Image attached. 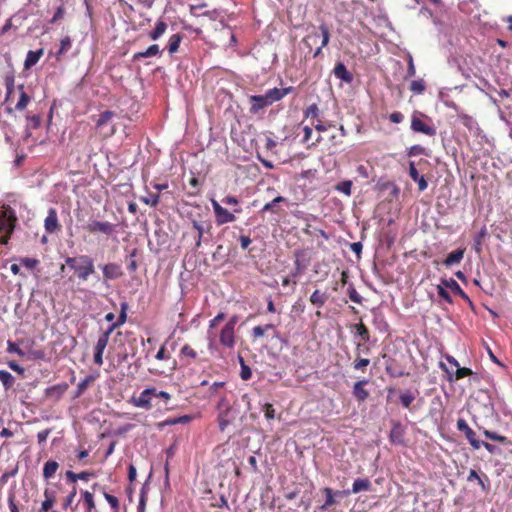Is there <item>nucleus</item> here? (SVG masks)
I'll return each mask as SVG.
<instances>
[{
    "label": "nucleus",
    "instance_id": "nucleus-1",
    "mask_svg": "<svg viewBox=\"0 0 512 512\" xmlns=\"http://www.w3.org/2000/svg\"><path fill=\"white\" fill-rule=\"evenodd\" d=\"M294 87L289 86L286 88H272L267 90L262 95L249 96L250 113L259 114L263 112L270 105L282 100L286 95L293 92Z\"/></svg>",
    "mask_w": 512,
    "mask_h": 512
},
{
    "label": "nucleus",
    "instance_id": "nucleus-2",
    "mask_svg": "<svg viewBox=\"0 0 512 512\" xmlns=\"http://www.w3.org/2000/svg\"><path fill=\"white\" fill-rule=\"evenodd\" d=\"M319 31L320 32L313 30L303 38V43L310 50L312 49L313 46L318 44V41L321 38V45L319 47H317L316 50L314 51V54H313L314 58L318 57L321 54L322 48L325 47L329 43V40H330L329 28L326 25H324V24L320 25Z\"/></svg>",
    "mask_w": 512,
    "mask_h": 512
},
{
    "label": "nucleus",
    "instance_id": "nucleus-3",
    "mask_svg": "<svg viewBox=\"0 0 512 512\" xmlns=\"http://www.w3.org/2000/svg\"><path fill=\"white\" fill-rule=\"evenodd\" d=\"M411 129L415 133L434 137L436 135V127L432 124V120L421 112H414L411 117Z\"/></svg>",
    "mask_w": 512,
    "mask_h": 512
},
{
    "label": "nucleus",
    "instance_id": "nucleus-4",
    "mask_svg": "<svg viewBox=\"0 0 512 512\" xmlns=\"http://www.w3.org/2000/svg\"><path fill=\"white\" fill-rule=\"evenodd\" d=\"M16 222L17 216L12 208L8 207L0 211V230L2 232L12 235Z\"/></svg>",
    "mask_w": 512,
    "mask_h": 512
},
{
    "label": "nucleus",
    "instance_id": "nucleus-5",
    "mask_svg": "<svg viewBox=\"0 0 512 512\" xmlns=\"http://www.w3.org/2000/svg\"><path fill=\"white\" fill-rule=\"evenodd\" d=\"M79 264L75 270L78 278L86 281L90 275L95 272L93 259L87 255L78 257Z\"/></svg>",
    "mask_w": 512,
    "mask_h": 512
},
{
    "label": "nucleus",
    "instance_id": "nucleus-6",
    "mask_svg": "<svg viewBox=\"0 0 512 512\" xmlns=\"http://www.w3.org/2000/svg\"><path fill=\"white\" fill-rule=\"evenodd\" d=\"M370 348L368 346H365L364 344L358 343L355 348V360L353 362V369L356 371H360L362 373H365L367 371V367L370 364V359L363 358L360 356L361 352L369 353Z\"/></svg>",
    "mask_w": 512,
    "mask_h": 512
},
{
    "label": "nucleus",
    "instance_id": "nucleus-7",
    "mask_svg": "<svg viewBox=\"0 0 512 512\" xmlns=\"http://www.w3.org/2000/svg\"><path fill=\"white\" fill-rule=\"evenodd\" d=\"M156 393V388H146L138 397L132 398V403L139 408L149 410L152 408L153 394Z\"/></svg>",
    "mask_w": 512,
    "mask_h": 512
},
{
    "label": "nucleus",
    "instance_id": "nucleus-8",
    "mask_svg": "<svg viewBox=\"0 0 512 512\" xmlns=\"http://www.w3.org/2000/svg\"><path fill=\"white\" fill-rule=\"evenodd\" d=\"M115 225L108 221L92 220L87 226L86 230L90 233L101 232L107 236L112 235L115 232Z\"/></svg>",
    "mask_w": 512,
    "mask_h": 512
},
{
    "label": "nucleus",
    "instance_id": "nucleus-9",
    "mask_svg": "<svg viewBox=\"0 0 512 512\" xmlns=\"http://www.w3.org/2000/svg\"><path fill=\"white\" fill-rule=\"evenodd\" d=\"M477 481L480 489L483 493H489L491 490V481L489 477L484 473H478L476 470L471 469L467 476V482Z\"/></svg>",
    "mask_w": 512,
    "mask_h": 512
},
{
    "label": "nucleus",
    "instance_id": "nucleus-10",
    "mask_svg": "<svg viewBox=\"0 0 512 512\" xmlns=\"http://www.w3.org/2000/svg\"><path fill=\"white\" fill-rule=\"evenodd\" d=\"M457 429L465 434L466 439L474 449L481 447V441L477 439L476 433L469 427L464 419L459 418L457 420Z\"/></svg>",
    "mask_w": 512,
    "mask_h": 512
},
{
    "label": "nucleus",
    "instance_id": "nucleus-11",
    "mask_svg": "<svg viewBox=\"0 0 512 512\" xmlns=\"http://www.w3.org/2000/svg\"><path fill=\"white\" fill-rule=\"evenodd\" d=\"M282 203L288 204L287 199L283 196H277L274 199H272L270 202L266 203L263 206L261 212H263V213L269 212L272 214L279 215L283 211V208L281 206Z\"/></svg>",
    "mask_w": 512,
    "mask_h": 512
},
{
    "label": "nucleus",
    "instance_id": "nucleus-12",
    "mask_svg": "<svg viewBox=\"0 0 512 512\" xmlns=\"http://www.w3.org/2000/svg\"><path fill=\"white\" fill-rule=\"evenodd\" d=\"M368 383L369 381L367 379H362L354 384L352 394L358 402H364L368 399L370 394L369 391L365 389Z\"/></svg>",
    "mask_w": 512,
    "mask_h": 512
},
{
    "label": "nucleus",
    "instance_id": "nucleus-13",
    "mask_svg": "<svg viewBox=\"0 0 512 512\" xmlns=\"http://www.w3.org/2000/svg\"><path fill=\"white\" fill-rule=\"evenodd\" d=\"M68 389L67 383H60L45 389V396L53 401H58Z\"/></svg>",
    "mask_w": 512,
    "mask_h": 512
},
{
    "label": "nucleus",
    "instance_id": "nucleus-14",
    "mask_svg": "<svg viewBox=\"0 0 512 512\" xmlns=\"http://www.w3.org/2000/svg\"><path fill=\"white\" fill-rule=\"evenodd\" d=\"M441 283L446 287V288H449L451 289V291L455 294V295H458L459 297H461L463 300H465L466 302H468L469 304H471V300L469 298V296L464 292V290L460 287V285L457 283L456 280H454L453 278H449V279H442L441 280Z\"/></svg>",
    "mask_w": 512,
    "mask_h": 512
},
{
    "label": "nucleus",
    "instance_id": "nucleus-15",
    "mask_svg": "<svg viewBox=\"0 0 512 512\" xmlns=\"http://www.w3.org/2000/svg\"><path fill=\"white\" fill-rule=\"evenodd\" d=\"M44 227L48 233H54L60 229L57 212L54 208L49 209L48 215L44 221Z\"/></svg>",
    "mask_w": 512,
    "mask_h": 512
},
{
    "label": "nucleus",
    "instance_id": "nucleus-16",
    "mask_svg": "<svg viewBox=\"0 0 512 512\" xmlns=\"http://www.w3.org/2000/svg\"><path fill=\"white\" fill-rule=\"evenodd\" d=\"M405 430L402 424L398 421L392 422V428L389 434L390 441L393 444H402L404 441Z\"/></svg>",
    "mask_w": 512,
    "mask_h": 512
},
{
    "label": "nucleus",
    "instance_id": "nucleus-17",
    "mask_svg": "<svg viewBox=\"0 0 512 512\" xmlns=\"http://www.w3.org/2000/svg\"><path fill=\"white\" fill-rule=\"evenodd\" d=\"M322 491L326 496L325 503L320 507V509L322 510L327 509L328 507L336 504V500L334 498L335 495L341 496L350 494V490L333 492V490L329 487L323 488Z\"/></svg>",
    "mask_w": 512,
    "mask_h": 512
},
{
    "label": "nucleus",
    "instance_id": "nucleus-18",
    "mask_svg": "<svg viewBox=\"0 0 512 512\" xmlns=\"http://www.w3.org/2000/svg\"><path fill=\"white\" fill-rule=\"evenodd\" d=\"M334 76L341 81L350 84L353 81V75L348 71L344 63L338 62L333 69Z\"/></svg>",
    "mask_w": 512,
    "mask_h": 512
},
{
    "label": "nucleus",
    "instance_id": "nucleus-19",
    "mask_svg": "<svg viewBox=\"0 0 512 512\" xmlns=\"http://www.w3.org/2000/svg\"><path fill=\"white\" fill-rule=\"evenodd\" d=\"M222 319H224V313L220 312L213 320H211L210 328L208 330V341H209L208 348L212 355H214V353L216 351H218V349L215 346L214 337H216V334L214 333L213 329H214V326L216 325V323H218Z\"/></svg>",
    "mask_w": 512,
    "mask_h": 512
},
{
    "label": "nucleus",
    "instance_id": "nucleus-20",
    "mask_svg": "<svg viewBox=\"0 0 512 512\" xmlns=\"http://www.w3.org/2000/svg\"><path fill=\"white\" fill-rule=\"evenodd\" d=\"M409 176L411 177V179L415 182H417L418 184V190L420 192L424 191L427 189L428 187V183L425 179L424 176H421L419 175V172L415 166V163L414 162H410L409 163Z\"/></svg>",
    "mask_w": 512,
    "mask_h": 512
},
{
    "label": "nucleus",
    "instance_id": "nucleus-21",
    "mask_svg": "<svg viewBox=\"0 0 512 512\" xmlns=\"http://www.w3.org/2000/svg\"><path fill=\"white\" fill-rule=\"evenodd\" d=\"M102 271L106 279H117L122 276L121 267L116 263H108L103 265Z\"/></svg>",
    "mask_w": 512,
    "mask_h": 512
},
{
    "label": "nucleus",
    "instance_id": "nucleus-22",
    "mask_svg": "<svg viewBox=\"0 0 512 512\" xmlns=\"http://www.w3.org/2000/svg\"><path fill=\"white\" fill-rule=\"evenodd\" d=\"M465 249L459 248L455 251H452L447 255V257L443 260V265L446 267H450L453 264H458L462 261L464 257Z\"/></svg>",
    "mask_w": 512,
    "mask_h": 512
},
{
    "label": "nucleus",
    "instance_id": "nucleus-23",
    "mask_svg": "<svg viewBox=\"0 0 512 512\" xmlns=\"http://www.w3.org/2000/svg\"><path fill=\"white\" fill-rule=\"evenodd\" d=\"M44 500L41 503V508L39 512H48L54 505L56 501L55 491L51 489L44 490Z\"/></svg>",
    "mask_w": 512,
    "mask_h": 512
},
{
    "label": "nucleus",
    "instance_id": "nucleus-24",
    "mask_svg": "<svg viewBox=\"0 0 512 512\" xmlns=\"http://www.w3.org/2000/svg\"><path fill=\"white\" fill-rule=\"evenodd\" d=\"M329 299V294L327 292H322L319 289H316L310 296V302L317 308H322L327 300Z\"/></svg>",
    "mask_w": 512,
    "mask_h": 512
},
{
    "label": "nucleus",
    "instance_id": "nucleus-25",
    "mask_svg": "<svg viewBox=\"0 0 512 512\" xmlns=\"http://www.w3.org/2000/svg\"><path fill=\"white\" fill-rule=\"evenodd\" d=\"M371 488L372 483L368 478H358L353 482L350 493L357 494L363 491H370Z\"/></svg>",
    "mask_w": 512,
    "mask_h": 512
},
{
    "label": "nucleus",
    "instance_id": "nucleus-26",
    "mask_svg": "<svg viewBox=\"0 0 512 512\" xmlns=\"http://www.w3.org/2000/svg\"><path fill=\"white\" fill-rule=\"evenodd\" d=\"M352 330L355 331L356 335L359 336L363 342H369L370 341V332L367 326L360 321L357 324H354L351 326Z\"/></svg>",
    "mask_w": 512,
    "mask_h": 512
},
{
    "label": "nucleus",
    "instance_id": "nucleus-27",
    "mask_svg": "<svg viewBox=\"0 0 512 512\" xmlns=\"http://www.w3.org/2000/svg\"><path fill=\"white\" fill-rule=\"evenodd\" d=\"M42 54H43L42 49H39L37 51H32V50L28 51L25 62H24L25 68L29 69L32 66H34L39 61Z\"/></svg>",
    "mask_w": 512,
    "mask_h": 512
},
{
    "label": "nucleus",
    "instance_id": "nucleus-28",
    "mask_svg": "<svg viewBox=\"0 0 512 512\" xmlns=\"http://www.w3.org/2000/svg\"><path fill=\"white\" fill-rule=\"evenodd\" d=\"M416 393L417 391L412 392L411 390H406L405 392L400 394L399 399L404 408L411 409V404L416 399Z\"/></svg>",
    "mask_w": 512,
    "mask_h": 512
},
{
    "label": "nucleus",
    "instance_id": "nucleus-29",
    "mask_svg": "<svg viewBox=\"0 0 512 512\" xmlns=\"http://www.w3.org/2000/svg\"><path fill=\"white\" fill-rule=\"evenodd\" d=\"M167 30V24L159 20L157 21L155 28L149 33V37L151 40L159 39Z\"/></svg>",
    "mask_w": 512,
    "mask_h": 512
},
{
    "label": "nucleus",
    "instance_id": "nucleus-30",
    "mask_svg": "<svg viewBox=\"0 0 512 512\" xmlns=\"http://www.w3.org/2000/svg\"><path fill=\"white\" fill-rule=\"evenodd\" d=\"M269 330H272L274 332V334H276L275 326L273 324H266L264 326H255L252 329V337L254 340L261 338Z\"/></svg>",
    "mask_w": 512,
    "mask_h": 512
},
{
    "label": "nucleus",
    "instance_id": "nucleus-31",
    "mask_svg": "<svg viewBox=\"0 0 512 512\" xmlns=\"http://www.w3.org/2000/svg\"><path fill=\"white\" fill-rule=\"evenodd\" d=\"M58 467H59V464L56 461H53V460L47 461L44 464L43 477L46 480L50 479L51 477L54 476V474L56 473Z\"/></svg>",
    "mask_w": 512,
    "mask_h": 512
},
{
    "label": "nucleus",
    "instance_id": "nucleus-32",
    "mask_svg": "<svg viewBox=\"0 0 512 512\" xmlns=\"http://www.w3.org/2000/svg\"><path fill=\"white\" fill-rule=\"evenodd\" d=\"M160 49L157 44H153L149 46L145 51L138 52L134 54V60H138L140 58L153 57L159 54Z\"/></svg>",
    "mask_w": 512,
    "mask_h": 512
},
{
    "label": "nucleus",
    "instance_id": "nucleus-33",
    "mask_svg": "<svg viewBox=\"0 0 512 512\" xmlns=\"http://www.w3.org/2000/svg\"><path fill=\"white\" fill-rule=\"evenodd\" d=\"M94 476V473L93 472H88V471H83L81 473H74L72 471H67L66 472V477L71 480L72 482H76L77 480H83V481H88L91 477Z\"/></svg>",
    "mask_w": 512,
    "mask_h": 512
},
{
    "label": "nucleus",
    "instance_id": "nucleus-34",
    "mask_svg": "<svg viewBox=\"0 0 512 512\" xmlns=\"http://www.w3.org/2000/svg\"><path fill=\"white\" fill-rule=\"evenodd\" d=\"M0 381L6 390L10 389L15 382L14 376L5 370H0Z\"/></svg>",
    "mask_w": 512,
    "mask_h": 512
},
{
    "label": "nucleus",
    "instance_id": "nucleus-35",
    "mask_svg": "<svg viewBox=\"0 0 512 512\" xmlns=\"http://www.w3.org/2000/svg\"><path fill=\"white\" fill-rule=\"evenodd\" d=\"M483 434H484V436L487 439H490V440H493V441H497V442H500V443H503V444H506V445L512 444V442L507 437L499 435V434H497L495 432H492L490 430H484Z\"/></svg>",
    "mask_w": 512,
    "mask_h": 512
},
{
    "label": "nucleus",
    "instance_id": "nucleus-36",
    "mask_svg": "<svg viewBox=\"0 0 512 512\" xmlns=\"http://www.w3.org/2000/svg\"><path fill=\"white\" fill-rule=\"evenodd\" d=\"M181 40H182V35L179 34V33L173 34L169 38L168 51H169L170 54H174L175 52L178 51L179 45L181 43Z\"/></svg>",
    "mask_w": 512,
    "mask_h": 512
},
{
    "label": "nucleus",
    "instance_id": "nucleus-37",
    "mask_svg": "<svg viewBox=\"0 0 512 512\" xmlns=\"http://www.w3.org/2000/svg\"><path fill=\"white\" fill-rule=\"evenodd\" d=\"M83 500L86 506V512H92L95 509L93 494L89 491H82Z\"/></svg>",
    "mask_w": 512,
    "mask_h": 512
},
{
    "label": "nucleus",
    "instance_id": "nucleus-38",
    "mask_svg": "<svg viewBox=\"0 0 512 512\" xmlns=\"http://www.w3.org/2000/svg\"><path fill=\"white\" fill-rule=\"evenodd\" d=\"M319 115L320 110L318 105L315 103L309 105L304 111V116L306 119H318Z\"/></svg>",
    "mask_w": 512,
    "mask_h": 512
},
{
    "label": "nucleus",
    "instance_id": "nucleus-39",
    "mask_svg": "<svg viewBox=\"0 0 512 512\" xmlns=\"http://www.w3.org/2000/svg\"><path fill=\"white\" fill-rule=\"evenodd\" d=\"M426 89V85L423 79L414 80L410 84V90L415 94H422Z\"/></svg>",
    "mask_w": 512,
    "mask_h": 512
},
{
    "label": "nucleus",
    "instance_id": "nucleus-40",
    "mask_svg": "<svg viewBox=\"0 0 512 512\" xmlns=\"http://www.w3.org/2000/svg\"><path fill=\"white\" fill-rule=\"evenodd\" d=\"M335 189L347 196H350L351 195V189H352V181L350 180H345V181H342V182H339Z\"/></svg>",
    "mask_w": 512,
    "mask_h": 512
},
{
    "label": "nucleus",
    "instance_id": "nucleus-41",
    "mask_svg": "<svg viewBox=\"0 0 512 512\" xmlns=\"http://www.w3.org/2000/svg\"><path fill=\"white\" fill-rule=\"evenodd\" d=\"M239 361H240V364H241V372H240V376L242 378V380H249L252 376V372H251V369L248 365L245 364L244 362V359L242 356H239Z\"/></svg>",
    "mask_w": 512,
    "mask_h": 512
},
{
    "label": "nucleus",
    "instance_id": "nucleus-42",
    "mask_svg": "<svg viewBox=\"0 0 512 512\" xmlns=\"http://www.w3.org/2000/svg\"><path fill=\"white\" fill-rule=\"evenodd\" d=\"M437 293H438V296L441 299H443L445 302H447L448 304L453 303V300H452L450 294L448 293V291L446 290V287L442 283H441V285L437 286Z\"/></svg>",
    "mask_w": 512,
    "mask_h": 512
},
{
    "label": "nucleus",
    "instance_id": "nucleus-43",
    "mask_svg": "<svg viewBox=\"0 0 512 512\" xmlns=\"http://www.w3.org/2000/svg\"><path fill=\"white\" fill-rule=\"evenodd\" d=\"M212 205L217 216V221L222 224L224 223V208L216 201L212 199Z\"/></svg>",
    "mask_w": 512,
    "mask_h": 512
},
{
    "label": "nucleus",
    "instance_id": "nucleus-44",
    "mask_svg": "<svg viewBox=\"0 0 512 512\" xmlns=\"http://www.w3.org/2000/svg\"><path fill=\"white\" fill-rule=\"evenodd\" d=\"M128 308V304L126 302H123L121 303V312L118 316V319L116 322H114L117 327H120L121 325H123L125 322H126V318H127V314H126V310Z\"/></svg>",
    "mask_w": 512,
    "mask_h": 512
},
{
    "label": "nucleus",
    "instance_id": "nucleus-45",
    "mask_svg": "<svg viewBox=\"0 0 512 512\" xmlns=\"http://www.w3.org/2000/svg\"><path fill=\"white\" fill-rule=\"evenodd\" d=\"M20 264L25 266L26 268L32 270L39 264V260H37L35 258L23 257V258H20Z\"/></svg>",
    "mask_w": 512,
    "mask_h": 512
},
{
    "label": "nucleus",
    "instance_id": "nucleus-46",
    "mask_svg": "<svg viewBox=\"0 0 512 512\" xmlns=\"http://www.w3.org/2000/svg\"><path fill=\"white\" fill-rule=\"evenodd\" d=\"M29 101H30L29 96L24 91H22L20 94V98H19L18 102L16 103L15 108L17 110H23L26 108Z\"/></svg>",
    "mask_w": 512,
    "mask_h": 512
},
{
    "label": "nucleus",
    "instance_id": "nucleus-47",
    "mask_svg": "<svg viewBox=\"0 0 512 512\" xmlns=\"http://www.w3.org/2000/svg\"><path fill=\"white\" fill-rule=\"evenodd\" d=\"M103 495H104V498L106 499V501L110 504L111 508L115 511V512H118V509H119V501L118 499L109 494V493H106V492H103Z\"/></svg>",
    "mask_w": 512,
    "mask_h": 512
},
{
    "label": "nucleus",
    "instance_id": "nucleus-48",
    "mask_svg": "<svg viewBox=\"0 0 512 512\" xmlns=\"http://www.w3.org/2000/svg\"><path fill=\"white\" fill-rule=\"evenodd\" d=\"M71 48V39L70 37L66 36L61 39L60 41V49L57 52L58 55H62L66 53Z\"/></svg>",
    "mask_w": 512,
    "mask_h": 512
},
{
    "label": "nucleus",
    "instance_id": "nucleus-49",
    "mask_svg": "<svg viewBox=\"0 0 512 512\" xmlns=\"http://www.w3.org/2000/svg\"><path fill=\"white\" fill-rule=\"evenodd\" d=\"M92 377H86L83 380H81L77 385V391H76V397H79L82 395V393L87 389L88 384L91 382Z\"/></svg>",
    "mask_w": 512,
    "mask_h": 512
},
{
    "label": "nucleus",
    "instance_id": "nucleus-50",
    "mask_svg": "<svg viewBox=\"0 0 512 512\" xmlns=\"http://www.w3.org/2000/svg\"><path fill=\"white\" fill-rule=\"evenodd\" d=\"M112 116H113V113L111 111H104V112H102L99 115V118H98V120L96 122V125L98 127H101V126L105 125L111 119Z\"/></svg>",
    "mask_w": 512,
    "mask_h": 512
},
{
    "label": "nucleus",
    "instance_id": "nucleus-51",
    "mask_svg": "<svg viewBox=\"0 0 512 512\" xmlns=\"http://www.w3.org/2000/svg\"><path fill=\"white\" fill-rule=\"evenodd\" d=\"M7 501L10 512H20L18 503L16 502V498L13 493H9Z\"/></svg>",
    "mask_w": 512,
    "mask_h": 512
},
{
    "label": "nucleus",
    "instance_id": "nucleus-52",
    "mask_svg": "<svg viewBox=\"0 0 512 512\" xmlns=\"http://www.w3.org/2000/svg\"><path fill=\"white\" fill-rule=\"evenodd\" d=\"M472 374V370L466 367H458L455 374V379L459 380L464 377L470 376Z\"/></svg>",
    "mask_w": 512,
    "mask_h": 512
},
{
    "label": "nucleus",
    "instance_id": "nucleus-53",
    "mask_svg": "<svg viewBox=\"0 0 512 512\" xmlns=\"http://www.w3.org/2000/svg\"><path fill=\"white\" fill-rule=\"evenodd\" d=\"M348 295L351 301H353L356 304H360L362 302V297L359 295V293L356 291L354 287H350L348 290Z\"/></svg>",
    "mask_w": 512,
    "mask_h": 512
},
{
    "label": "nucleus",
    "instance_id": "nucleus-54",
    "mask_svg": "<svg viewBox=\"0 0 512 512\" xmlns=\"http://www.w3.org/2000/svg\"><path fill=\"white\" fill-rule=\"evenodd\" d=\"M109 339L106 338V336H100L96 342V345L94 347V350L102 351L104 352Z\"/></svg>",
    "mask_w": 512,
    "mask_h": 512
},
{
    "label": "nucleus",
    "instance_id": "nucleus-55",
    "mask_svg": "<svg viewBox=\"0 0 512 512\" xmlns=\"http://www.w3.org/2000/svg\"><path fill=\"white\" fill-rule=\"evenodd\" d=\"M425 153V148L421 145H413L408 150L409 156L423 155Z\"/></svg>",
    "mask_w": 512,
    "mask_h": 512
},
{
    "label": "nucleus",
    "instance_id": "nucleus-56",
    "mask_svg": "<svg viewBox=\"0 0 512 512\" xmlns=\"http://www.w3.org/2000/svg\"><path fill=\"white\" fill-rule=\"evenodd\" d=\"M264 414L268 420H272L275 417V409L272 404L266 403L264 406Z\"/></svg>",
    "mask_w": 512,
    "mask_h": 512
},
{
    "label": "nucleus",
    "instance_id": "nucleus-57",
    "mask_svg": "<svg viewBox=\"0 0 512 512\" xmlns=\"http://www.w3.org/2000/svg\"><path fill=\"white\" fill-rule=\"evenodd\" d=\"M192 419L191 416L189 415H184V416H180V417H177V418H173V419H170L168 421L169 424H185V423H188L190 420Z\"/></svg>",
    "mask_w": 512,
    "mask_h": 512
},
{
    "label": "nucleus",
    "instance_id": "nucleus-58",
    "mask_svg": "<svg viewBox=\"0 0 512 512\" xmlns=\"http://www.w3.org/2000/svg\"><path fill=\"white\" fill-rule=\"evenodd\" d=\"M226 204L233 205V212L240 213L242 209L239 207V202L235 197H226Z\"/></svg>",
    "mask_w": 512,
    "mask_h": 512
},
{
    "label": "nucleus",
    "instance_id": "nucleus-59",
    "mask_svg": "<svg viewBox=\"0 0 512 512\" xmlns=\"http://www.w3.org/2000/svg\"><path fill=\"white\" fill-rule=\"evenodd\" d=\"M181 354L184 356L191 357V358H195L197 355L196 351L193 348H191L189 345H184L182 347Z\"/></svg>",
    "mask_w": 512,
    "mask_h": 512
},
{
    "label": "nucleus",
    "instance_id": "nucleus-60",
    "mask_svg": "<svg viewBox=\"0 0 512 512\" xmlns=\"http://www.w3.org/2000/svg\"><path fill=\"white\" fill-rule=\"evenodd\" d=\"M143 201L150 206H156L159 202V195L150 194L148 197L143 198Z\"/></svg>",
    "mask_w": 512,
    "mask_h": 512
},
{
    "label": "nucleus",
    "instance_id": "nucleus-61",
    "mask_svg": "<svg viewBox=\"0 0 512 512\" xmlns=\"http://www.w3.org/2000/svg\"><path fill=\"white\" fill-rule=\"evenodd\" d=\"M9 353H17L19 356H23L24 352L15 344L14 342L8 341V348Z\"/></svg>",
    "mask_w": 512,
    "mask_h": 512
},
{
    "label": "nucleus",
    "instance_id": "nucleus-62",
    "mask_svg": "<svg viewBox=\"0 0 512 512\" xmlns=\"http://www.w3.org/2000/svg\"><path fill=\"white\" fill-rule=\"evenodd\" d=\"M75 496H76V488L73 487V490L70 492V494L66 497V499L63 502L64 509H67L69 506H71Z\"/></svg>",
    "mask_w": 512,
    "mask_h": 512
},
{
    "label": "nucleus",
    "instance_id": "nucleus-63",
    "mask_svg": "<svg viewBox=\"0 0 512 512\" xmlns=\"http://www.w3.org/2000/svg\"><path fill=\"white\" fill-rule=\"evenodd\" d=\"M389 119L392 123H401L404 119V115L396 111L390 114Z\"/></svg>",
    "mask_w": 512,
    "mask_h": 512
},
{
    "label": "nucleus",
    "instance_id": "nucleus-64",
    "mask_svg": "<svg viewBox=\"0 0 512 512\" xmlns=\"http://www.w3.org/2000/svg\"><path fill=\"white\" fill-rule=\"evenodd\" d=\"M317 170L316 169H308L305 171H302L300 174L301 178L304 179H314L316 177Z\"/></svg>",
    "mask_w": 512,
    "mask_h": 512
}]
</instances>
